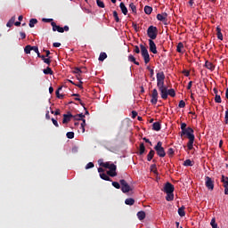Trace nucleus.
I'll use <instances>...</instances> for the list:
<instances>
[{
	"mask_svg": "<svg viewBox=\"0 0 228 228\" xmlns=\"http://www.w3.org/2000/svg\"><path fill=\"white\" fill-rule=\"evenodd\" d=\"M157 86L160 92L161 99H168V88L165 86V73L163 71L157 73Z\"/></svg>",
	"mask_w": 228,
	"mask_h": 228,
	"instance_id": "obj_1",
	"label": "nucleus"
},
{
	"mask_svg": "<svg viewBox=\"0 0 228 228\" xmlns=\"http://www.w3.org/2000/svg\"><path fill=\"white\" fill-rule=\"evenodd\" d=\"M193 133H195L193 131V128L189 126L186 130L181 132L180 134L181 138H183V136H187L189 140V142H187L188 151H191L193 149V142H195V134Z\"/></svg>",
	"mask_w": 228,
	"mask_h": 228,
	"instance_id": "obj_2",
	"label": "nucleus"
},
{
	"mask_svg": "<svg viewBox=\"0 0 228 228\" xmlns=\"http://www.w3.org/2000/svg\"><path fill=\"white\" fill-rule=\"evenodd\" d=\"M154 149L159 158H165L167 156V152H165V148H163V142H158Z\"/></svg>",
	"mask_w": 228,
	"mask_h": 228,
	"instance_id": "obj_3",
	"label": "nucleus"
},
{
	"mask_svg": "<svg viewBox=\"0 0 228 228\" xmlns=\"http://www.w3.org/2000/svg\"><path fill=\"white\" fill-rule=\"evenodd\" d=\"M147 35L151 40H156L158 38V28L150 26L147 29Z\"/></svg>",
	"mask_w": 228,
	"mask_h": 228,
	"instance_id": "obj_4",
	"label": "nucleus"
},
{
	"mask_svg": "<svg viewBox=\"0 0 228 228\" xmlns=\"http://www.w3.org/2000/svg\"><path fill=\"white\" fill-rule=\"evenodd\" d=\"M51 26L53 27V31H58V33H65V31H69V26H64V28H61L58 25H56V22L52 21Z\"/></svg>",
	"mask_w": 228,
	"mask_h": 228,
	"instance_id": "obj_5",
	"label": "nucleus"
},
{
	"mask_svg": "<svg viewBox=\"0 0 228 228\" xmlns=\"http://www.w3.org/2000/svg\"><path fill=\"white\" fill-rule=\"evenodd\" d=\"M120 184H121V191L123 193H129V191H132L133 189L131 188V186L129 185V183H127V182L124 179L119 181Z\"/></svg>",
	"mask_w": 228,
	"mask_h": 228,
	"instance_id": "obj_6",
	"label": "nucleus"
},
{
	"mask_svg": "<svg viewBox=\"0 0 228 228\" xmlns=\"http://www.w3.org/2000/svg\"><path fill=\"white\" fill-rule=\"evenodd\" d=\"M205 185L208 190H210L211 191L215 190V181L209 176L205 177Z\"/></svg>",
	"mask_w": 228,
	"mask_h": 228,
	"instance_id": "obj_7",
	"label": "nucleus"
},
{
	"mask_svg": "<svg viewBox=\"0 0 228 228\" xmlns=\"http://www.w3.org/2000/svg\"><path fill=\"white\" fill-rule=\"evenodd\" d=\"M108 169L107 175H110V177H117V165L111 163Z\"/></svg>",
	"mask_w": 228,
	"mask_h": 228,
	"instance_id": "obj_8",
	"label": "nucleus"
},
{
	"mask_svg": "<svg viewBox=\"0 0 228 228\" xmlns=\"http://www.w3.org/2000/svg\"><path fill=\"white\" fill-rule=\"evenodd\" d=\"M174 190H175L174 184L170 183L169 182H167L164 186L165 193H174Z\"/></svg>",
	"mask_w": 228,
	"mask_h": 228,
	"instance_id": "obj_9",
	"label": "nucleus"
},
{
	"mask_svg": "<svg viewBox=\"0 0 228 228\" xmlns=\"http://www.w3.org/2000/svg\"><path fill=\"white\" fill-rule=\"evenodd\" d=\"M150 51L153 54H158V48L156 47V43L152 39H149Z\"/></svg>",
	"mask_w": 228,
	"mask_h": 228,
	"instance_id": "obj_10",
	"label": "nucleus"
},
{
	"mask_svg": "<svg viewBox=\"0 0 228 228\" xmlns=\"http://www.w3.org/2000/svg\"><path fill=\"white\" fill-rule=\"evenodd\" d=\"M151 104H158V89H153L151 93Z\"/></svg>",
	"mask_w": 228,
	"mask_h": 228,
	"instance_id": "obj_11",
	"label": "nucleus"
},
{
	"mask_svg": "<svg viewBox=\"0 0 228 228\" xmlns=\"http://www.w3.org/2000/svg\"><path fill=\"white\" fill-rule=\"evenodd\" d=\"M168 17V14L167 12H163L161 14H157V19L160 20V22H164L165 25H167V18Z\"/></svg>",
	"mask_w": 228,
	"mask_h": 228,
	"instance_id": "obj_12",
	"label": "nucleus"
},
{
	"mask_svg": "<svg viewBox=\"0 0 228 228\" xmlns=\"http://www.w3.org/2000/svg\"><path fill=\"white\" fill-rule=\"evenodd\" d=\"M74 117L72 113L68 112L67 114H63V119H62V124H69L70 122V119Z\"/></svg>",
	"mask_w": 228,
	"mask_h": 228,
	"instance_id": "obj_13",
	"label": "nucleus"
},
{
	"mask_svg": "<svg viewBox=\"0 0 228 228\" xmlns=\"http://www.w3.org/2000/svg\"><path fill=\"white\" fill-rule=\"evenodd\" d=\"M140 48L142 56L149 55V50H147V47L145 45H140Z\"/></svg>",
	"mask_w": 228,
	"mask_h": 228,
	"instance_id": "obj_14",
	"label": "nucleus"
},
{
	"mask_svg": "<svg viewBox=\"0 0 228 228\" xmlns=\"http://www.w3.org/2000/svg\"><path fill=\"white\" fill-rule=\"evenodd\" d=\"M221 183H223V186H224V188L225 190V188L228 187V177L224 175H222Z\"/></svg>",
	"mask_w": 228,
	"mask_h": 228,
	"instance_id": "obj_15",
	"label": "nucleus"
},
{
	"mask_svg": "<svg viewBox=\"0 0 228 228\" xmlns=\"http://www.w3.org/2000/svg\"><path fill=\"white\" fill-rule=\"evenodd\" d=\"M216 35L218 40H224V35L222 34V28H220V26L216 27Z\"/></svg>",
	"mask_w": 228,
	"mask_h": 228,
	"instance_id": "obj_16",
	"label": "nucleus"
},
{
	"mask_svg": "<svg viewBox=\"0 0 228 228\" xmlns=\"http://www.w3.org/2000/svg\"><path fill=\"white\" fill-rule=\"evenodd\" d=\"M205 67H206V69H208V70H211V71L215 70V66H214L213 63H212L211 61H206V62H205Z\"/></svg>",
	"mask_w": 228,
	"mask_h": 228,
	"instance_id": "obj_17",
	"label": "nucleus"
},
{
	"mask_svg": "<svg viewBox=\"0 0 228 228\" xmlns=\"http://www.w3.org/2000/svg\"><path fill=\"white\" fill-rule=\"evenodd\" d=\"M119 8L124 15H127V7H126L124 3H120Z\"/></svg>",
	"mask_w": 228,
	"mask_h": 228,
	"instance_id": "obj_18",
	"label": "nucleus"
},
{
	"mask_svg": "<svg viewBox=\"0 0 228 228\" xmlns=\"http://www.w3.org/2000/svg\"><path fill=\"white\" fill-rule=\"evenodd\" d=\"M154 154H156V151L151 149L150 152L147 155V161H152V158H154Z\"/></svg>",
	"mask_w": 228,
	"mask_h": 228,
	"instance_id": "obj_19",
	"label": "nucleus"
},
{
	"mask_svg": "<svg viewBox=\"0 0 228 228\" xmlns=\"http://www.w3.org/2000/svg\"><path fill=\"white\" fill-rule=\"evenodd\" d=\"M153 131H161V124L159 122H155L152 125Z\"/></svg>",
	"mask_w": 228,
	"mask_h": 228,
	"instance_id": "obj_20",
	"label": "nucleus"
},
{
	"mask_svg": "<svg viewBox=\"0 0 228 228\" xmlns=\"http://www.w3.org/2000/svg\"><path fill=\"white\" fill-rule=\"evenodd\" d=\"M184 209H186L184 206H182L181 208H178L179 216H186V212L184 211Z\"/></svg>",
	"mask_w": 228,
	"mask_h": 228,
	"instance_id": "obj_21",
	"label": "nucleus"
},
{
	"mask_svg": "<svg viewBox=\"0 0 228 228\" xmlns=\"http://www.w3.org/2000/svg\"><path fill=\"white\" fill-rule=\"evenodd\" d=\"M167 196H166V200H167V202H172V200H174V192H166Z\"/></svg>",
	"mask_w": 228,
	"mask_h": 228,
	"instance_id": "obj_22",
	"label": "nucleus"
},
{
	"mask_svg": "<svg viewBox=\"0 0 228 228\" xmlns=\"http://www.w3.org/2000/svg\"><path fill=\"white\" fill-rule=\"evenodd\" d=\"M44 74H45V76H53V74H54V71H53V69L49 67H47L46 69H45L43 70Z\"/></svg>",
	"mask_w": 228,
	"mask_h": 228,
	"instance_id": "obj_23",
	"label": "nucleus"
},
{
	"mask_svg": "<svg viewBox=\"0 0 228 228\" xmlns=\"http://www.w3.org/2000/svg\"><path fill=\"white\" fill-rule=\"evenodd\" d=\"M144 152H145V144H143V142H141L139 146V155L142 156L143 155Z\"/></svg>",
	"mask_w": 228,
	"mask_h": 228,
	"instance_id": "obj_24",
	"label": "nucleus"
},
{
	"mask_svg": "<svg viewBox=\"0 0 228 228\" xmlns=\"http://www.w3.org/2000/svg\"><path fill=\"white\" fill-rule=\"evenodd\" d=\"M15 16H12L9 21L7 22L6 26L7 28H12V26H13V24H15Z\"/></svg>",
	"mask_w": 228,
	"mask_h": 228,
	"instance_id": "obj_25",
	"label": "nucleus"
},
{
	"mask_svg": "<svg viewBox=\"0 0 228 228\" xmlns=\"http://www.w3.org/2000/svg\"><path fill=\"white\" fill-rule=\"evenodd\" d=\"M125 204H126V206H134V199L133 198H128L125 200Z\"/></svg>",
	"mask_w": 228,
	"mask_h": 228,
	"instance_id": "obj_26",
	"label": "nucleus"
},
{
	"mask_svg": "<svg viewBox=\"0 0 228 228\" xmlns=\"http://www.w3.org/2000/svg\"><path fill=\"white\" fill-rule=\"evenodd\" d=\"M128 61H130L134 65H140V62L136 61V58H134V56H133V54H130L128 56Z\"/></svg>",
	"mask_w": 228,
	"mask_h": 228,
	"instance_id": "obj_27",
	"label": "nucleus"
},
{
	"mask_svg": "<svg viewBox=\"0 0 228 228\" xmlns=\"http://www.w3.org/2000/svg\"><path fill=\"white\" fill-rule=\"evenodd\" d=\"M138 220H145V211H139L137 213Z\"/></svg>",
	"mask_w": 228,
	"mask_h": 228,
	"instance_id": "obj_28",
	"label": "nucleus"
},
{
	"mask_svg": "<svg viewBox=\"0 0 228 228\" xmlns=\"http://www.w3.org/2000/svg\"><path fill=\"white\" fill-rule=\"evenodd\" d=\"M144 13H146V15H151L152 13V7L146 5L144 7Z\"/></svg>",
	"mask_w": 228,
	"mask_h": 228,
	"instance_id": "obj_29",
	"label": "nucleus"
},
{
	"mask_svg": "<svg viewBox=\"0 0 228 228\" xmlns=\"http://www.w3.org/2000/svg\"><path fill=\"white\" fill-rule=\"evenodd\" d=\"M38 23V20L37 19H30L28 26L29 28H35V24Z\"/></svg>",
	"mask_w": 228,
	"mask_h": 228,
	"instance_id": "obj_30",
	"label": "nucleus"
},
{
	"mask_svg": "<svg viewBox=\"0 0 228 228\" xmlns=\"http://www.w3.org/2000/svg\"><path fill=\"white\" fill-rule=\"evenodd\" d=\"M183 49H184V45L183 43H178L176 46L177 53H183Z\"/></svg>",
	"mask_w": 228,
	"mask_h": 228,
	"instance_id": "obj_31",
	"label": "nucleus"
},
{
	"mask_svg": "<svg viewBox=\"0 0 228 228\" xmlns=\"http://www.w3.org/2000/svg\"><path fill=\"white\" fill-rule=\"evenodd\" d=\"M108 58V54L106 53H101L99 56V61H104Z\"/></svg>",
	"mask_w": 228,
	"mask_h": 228,
	"instance_id": "obj_32",
	"label": "nucleus"
},
{
	"mask_svg": "<svg viewBox=\"0 0 228 228\" xmlns=\"http://www.w3.org/2000/svg\"><path fill=\"white\" fill-rule=\"evenodd\" d=\"M100 177L101 179H103V181H111V178H110L105 173H101Z\"/></svg>",
	"mask_w": 228,
	"mask_h": 228,
	"instance_id": "obj_33",
	"label": "nucleus"
},
{
	"mask_svg": "<svg viewBox=\"0 0 228 228\" xmlns=\"http://www.w3.org/2000/svg\"><path fill=\"white\" fill-rule=\"evenodd\" d=\"M110 162H101L100 167H102L103 168H110Z\"/></svg>",
	"mask_w": 228,
	"mask_h": 228,
	"instance_id": "obj_34",
	"label": "nucleus"
},
{
	"mask_svg": "<svg viewBox=\"0 0 228 228\" xmlns=\"http://www.w3.org/2000/svg\"><path fill=\"white\" fill-rule=\"evenodd\" d=\"M183 167H193V162H191V159H186V160L183 162Z\"/></svg>",
	"mask_w": 228,
	"mask_h": 228,
	"instance_id": "obj_35",
	"label": "nucleus"
},
{
	"mask_svg": "<svg viewBox=\"0 0 228 228\" xmlns=\"http://www.w3.org/2000/svg\"><path fill=\"white\" fill-rule=\"evenodd\" d=\"M210 225L212 226V228H218V224H216V219L212 218L210 222Z\"/></svg>",
	"mask_w": 228,
	"mask_h": 228,
	"instance_id": "obj_36",
	"label": "nucleus"
},
{
	"mask_svg": "<svg viewBox=\"0 0 228 228\" xmlns=\"http://www.w3.org/2000/svg\"><path fill=\"white\" fill-rule=\"evenodd\" d=\"M113 17L116 22H120V18H118V12L117 11H113Z\"/></svg>",
	"mask_w": 228,
	"mask_h": 228,
	"instance_id": "obj_37",
	"label": "nucleus"
},
{
	"mask_svg": "<svg viewBox=\"0 0 228 228\" xmlns=\"http://www.w3.org/2000/svg\"><path fill=\"white\" fill-rule=\"evenodd\" d=\"M24 51H25V54H30L31 53V45H28L27 46H25Z\"/></svg>",
	"mask_w": 228,
	"mask_h": 228,
	"instance_id": "obj_38",
	"label": "nucleus"
},
{
	"mask_svg": "<svg viewBox=\"0 0 228 228\" xmlns=\"http://www.w3.org/2000/svg\"><path fill=\"white\" fill-rule=\"evenodd\" d=\"M61 86L58 88V90L55 92L56 97L58 99H63V94H60V90H61Z\"/></svg>",
	"mask_w": 228,
	"mask_h": 228,
	"instance_id": "obj_39",
	"label": "nucleus"
},
{
	"mask_svg": "<svg viewBox=\"0 0 228 228\" xmlns=\"http://www.w3.org/2000/svg\"><path fill=\"white\" fill-rule=\"evenodd\" d=\"M142 58L144 60V63L147 65L151 61V55H142Z\"/></svg>",
	"mask_w": 228,
	"mask_h": 228,
	"instance_id": "obj_40",
	"label": "nucleus"
},
{
	"mask_svg": "<svg viewBox=\"0 0 228 228\" xmlns=\"http://www.w3.org/2000/svg\"><path fill=\"white\" fill-rule=\"evenodd\" d=\"M129 8L132 10V13H136V5L134 3L129 4Z\"/></svg>",
	"mask_w": 228,
	"mask_h": 228,
	"instance_id": "obj_41",
	"label": "nucleus"
},
{
	"mask_svg": "<svg viewBox=\"0 0 228 228\" xmlns=\"http://www.w3.org/2000/svg\"><path fill=\"white\" fill-rule=\"evenodd\" d=\"M215 102H217L218 104L222 102V97L220 96V94H216Z\"/></svg>",
	"mask_w": 228,
	"mask_h": 228,
	"instance_id": "obj_42",
	"label": "nucleus"
},
{
	"mask_svg": "<svg viewBox=\"0 0 228 228\" xmlns=\"http://www.w3.org/2000/svg\"><path fill=\"white\" fill-rule=\"evenodd\" d=\"M73 72H74V74L80 75V74H83V72H85V71L82 70L80 68H75Z\"/></svg>",
	"mask_w": 228,
	"mask_h": 228,
	"instance_id": "obj_43",
	"label": "nucleus"
},
{
	"mask_svg": "<svg viewBox=\"0 0 228 228\" xmlns=\"http://www.w3.org/2000/svg\"><path fill=\"white\" fill-rule=\"evenodd\" d=\"M167 95H170V97H174L175 95V90L174 89L167 90Z\"/></svg>",
	"mask_w": 228,
	"mask_h": 228,
	"instance_id": "obj_44",
	"label": "nucleus"
},
{
	"mask_svg": "<svg viewBox=\"0 0 228 228\" xmlns=\"http://www.w3.org/2000/svg\"><path fill=\"white\" fill-rule=\"evenodd\" d=\"M96 4H97V6H99V8H104L105 7L104 2H102L101 0H96Z\"/></svg>",
	"mask_w": 228,
	"mask_h": 228,
	"instance_id": "obj_45",
	"label": "nucleus"
},
{
	"mask_svg": "<svg viewBox=\"0 0 228 228\" xmlns=\"http://www.w3.org/2000/svg\"><path fill=\"white\" fill-rule=\"evenodd\" d=\"M67 138H69V140H72L74 138V132H68L66 134Z\"/></svg>",
	"mask_w": 228,
	"mask_h": 228,
	"instance_id": "obj_46",
	"label": "nucleus"
},
{
	"mask_svg": "<svg viewBox=\"0 0 228 228\" xmlns=\"http://www.w3.org/2000/svg\"><path fill=\"white\" fill-rule=\"evenodd\" d=\"M82 123H81V129L82 132L85 133V126H86V119H81Z\"/></svg>",
	"mask_w": 228,
	"mask_h": 228,
	"instance_id": "obj_47",
	"label": "nucleus"
},
{
	"mask_svg": "<svg viewBox=\"0 0 228 228\" xmlns=\"http://www.w3.org/2000/svg\"><path fill=\"white\" fill-rule=\"evenodd\" d=\"M175 151L172 148H169L167 151V155L169 156V158H172V156H174Z\"/></svg>",
	"mask_w": 228,
	"mask_h": 228,
	"instance_id": "obj_48",
	"label": "nucleus"
},
{
	"mask_svg": "<svg viewBox=\"0 0 228 228\" xmlns=\"http://www.w3.org/2000/svg\"><path fill=\"white\" fill-rule=\"evenodd\" d=\"M94 163L93 162H89L86 166V170H88L90 168H94Z\"/></svg>",
	"mask_w": 228,
	"mask_h": 228,
	"instance_id": "obj_49",
	"label": "nucleus"
},
{
	"mask_svg": "<svg viewBox=\"0 0 228 228\" xmlns=\"http://www.w3.org/2000/svg\"><path fill=\"white\" fill-rule=\"evenodd\" d=\"M112 186L117 190H120V183H118V182H112Z\"/></svg>",
	"mask_w": 228,
	"mask_h": 228,
	"instance_id": "obj_50",
	"label": "nucleus"
},
{
	"mask_svg": "<svg viewBox=\"0 0 228 228\" xmlns=\"http://www.w3.org/2000/svg\"><path fill=\"white\" fill-rule=\"evenodd\" d=\"M185 106H186V102L183 100L179 102V104H178L179 108H184Z\"/></svg>",
	"mask_w": 228,
	"mask_h": 228,
	"instance_id": "obj_51",
	"label": "nucleus"
},
{
	"mask_svg": "<svg viewBox=\"0 0 228 228\" xmlns=\"http://www.w3.org/2000/svg\"><path fill=\"white\" fill-rule=\"evenodd\" d=\"M151 172H154V174H156V172H158V169L156 167V164H152L151 166Z\"/></svg>",
	"mask_w": 228,
	"mask_h": 228,
	"instance_id": "obj_52",
	"label": "nucleus"
},
{
	"mask_svg": "<svg viewBox=\"0 0 228 228\" xmlns=\"http://www.w3.org/2000/svg\"><path fill=\"white\" fill-rule=\"evenodd\" d=\"M134 53L140 54V47H138V45L134 46Z\"/></svg>",
	"mask_w": 228,
	"mask_h": 228,
	"instance_id": "obj_53",
	"label": "nucleus"
},
{
	"mask_svg": "<svg viewBox=\"0 0 228 228\" xmlns=\"http://www.w3.org/2000/svg\"><path fill=\"white\" fill-rule=\"evenodd\" d=\"M150 77L152 78V81L156 80V77H154V69H150Z\"/></svg>",
	"mask_w": 228,
	"mask_h": 228,
	"instance_id": "obj_54",
	"label": "nucleus"
},
{
	"mask_svg": "<svg viewBox=\"0 0 228 228\" xmlns=\"http://www.w3.org/2000/svg\"><path fill=\"white\" fill-rule=\"evenodd\" d=\"M43 61H44V63H46V65H48V66L51 65V57H47Z\"/></svg>",
	"mask_w": 228,
	"mask_h": 228,
	"instance_id": "obj_55",
	"label": "nucleus"
},
{
	"mask_svg": "<svg viewBox=\"0 0 228 228\" xmlns=\"http://www.w3.org/2000/svg\"><path fill=\"white\" fill-rule=\"evenodd\" d=\"M186 123H181V129H182V132H184L186 131L188 128H186Z\"/></svg>",
	"mask_w": 228,
	"mask_h": 228,
	"instance_id": "obj_56",
	"label": "nucleus"
},
{
	"mask_svg": "<svg viewBox=\"0 0 228 228\" xmlns=\"http://www.w3.org/2000/svg\"><path fill=\"white\" fill-rule=\"evenodd\" d=\"M182 74H184V76H185L186 77H190V70L183 69V70L182 71Z\"/></svg>",
	"mask_w": 228,
	"mask_h": 228,
	"instance_id": "obj_57",
	"label": "nucleus"
},
{
	"mask_svg": "<svg viewBox=\"0 0 228 228\" xmlns=\"http://www.w3.org/2000/svg\"><path fill=\"white\" fill-rule=\"evenodd\" d=\"M52 122L55 127H60V125L58 124V121L54 119V118H52Z\"/></svg>",
	"mask_w": 228,
	"mask_h": 228,
	"instance_id": "obj_58",
	"label": "nucleus"
},
{
	"mask_svg": "<svg viewBox=\"0 0 228 228\" xmlns=\"http://www.w3.org/2000/svg\"><path fill=\"white\" fill-rule=\"evenodd\" d=\"M75 85V86H77L78 88H81V89H83V81H79V84H74Z\"/></svg>",
	"mask_w": 228,
	"mask_h": 228,
	"instance_id": "obj_59",
	"label": "nucleus"
},
{
	"mask_svg": "<svg viewBox=\"0 0 228 228\" xmlns=\"http://www.w3.org/2000/svg\"><path fill=\"white\" fill-rule=\"evenodd\" d=\"M136 117H138V112H136L135 110L132 111V118H136Z\"/></svg>",
	"mask_w": 228,
	"mask_h": 228,
	"instance_id": "obj_60",
	"label": "nucleus"
},
{
	"mask_svg": "<svg viewBox=\"0 0 228 228\" xmlns=\"http://www.w3.org/2000/svg\"><path fill=\"white\" fill-rule=\"evenodd\" d=\"M31 51H34L38 54V46H31Z\"/></svg>",
	"mask_w": 228,
	"mask_h": 228,
	"instance_id": "obj_61",
	"label": "nucleus"
},
{
	"mask_svg": "<svg viewBox=\"0 0 228 228\" xmlns=\"http://www.w3.org/2000/svg\"><path fill=\"white\" fill-rule=\"evenodd\" d=\"M42 20L43 22H53V19H47V18H44Z\"/></svg>",
	"mask_w": 228,
	"mask_h": 228,
	"instance_id": "obj_62",
	"label": "nucleus"
},
{
	"mask_svg": "<svg viewBox=\"0 0 228 228\" xmlns=\"http://www.w3.org/2000/svg\"><path fill=\"white\" fill-rule=\"evenodd\" d=\"M72 118H74V120H82L77 114L73 116Z\"/></svg>",
	"mask_w": 228,
	"mask_h": 228,
	"instance_id": "obj_63",
	"label": "nucleus"
},
{
	"mask_svg": "<svg viewBox=\"0 0 228 228\" xmlns=\"http://www.w3.org/2000/svg\"><path fill=\"white\" fill-rule=\"evenodd\" d=\"M53 45L54 47H60L61 45V43H53Z\"/></svg>",
	"mask_w": 228,
	"mask_h": 228,
	"instance_id": "obj_64",
	"label": "nucleus"
}]
</instances>
